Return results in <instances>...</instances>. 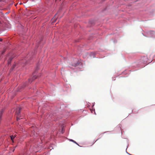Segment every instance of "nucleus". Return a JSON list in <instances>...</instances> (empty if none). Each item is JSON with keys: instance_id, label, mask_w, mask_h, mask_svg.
<instances>
[{"instance_id": "5", "label": "nucleus", "mask_w": 155, "mask_h": 155, "mask_svg": "<svg viewBox=\"0 0 155 155\" xmlns=\"http://www.w3.org/2000/svg\"><path fill=\"white\" fill-rule=\"evenodd\" d=\"M10 137H11V139L12 140H13L14 139V138L15 137L13 136V135H12L10 136Z\"/></svg>"}, {"instance_id": "9", "label": "nucleus", "mask_w": 155, "mask_h": 155, "mask_svg": "<svg viewBox=\"0 0 155 155\" xmlns=\"http://www.w3.org/2000/svg\"><path fill=\"white\" fill-rule=\"evenodd\" d=\"M69 140V139H68ZM70 141L73 142L74 141V140H72V139H69Z\"/></svg>"}, {"instance_id": "1", "label": "nucleus", "mask_w": 155, "mask_h": 155, "mask_svg": "<svg viewBox=\"0 0 155 155\" xmlns=\"http://www.w3.org/2000/svg\"><path fill=\"white\" fill-rule=\"evenodd\" d=\"M78 60L77 59H74L71 62V65L74 67L77 66L79 64Z\"/></svg>"}, {"instance_id": "7", "label": "nucleus", "mask_w": 155, "mask_h": 155, "mask_svg": "<svg viewBox=\"0 0 155 155\" xmlns=\"http://www.w3.org/2000/svg\"><path fill=\"white\" fill-rule=\"evenodd\" d=\"M20 119V117H18V116H17V120L18 121V120Z\"/></svg>"}, {"instance_id": "4", "label": "nucleus", "mask_w": 155, "mask_h": 155, "mask_svg": "<svg viewBox=\"0 0 155 155\" xmlns=\"http://www.w3.org/2000/svg\"><path fill=\"white\" fill-rule=\"evenodd\" d=\"M57 14H56L55 15V16L53 18V21H54V20L57 18Z\"/></svg>"}, {"instance_id": "10", "label": "nucleus", "mask_w": 155, "mask_h": 155, "mask_svg": "<svg viewBox=\"0 0 155 155\" xmlns=\"http://www.w3.org/2000/svg\"><path fill=\"white\" fill-rule=\"evenodd\" d=\"M73 142H74V143L77 144V145H78V144L75 141H74V140Z\"/></svg>"}, {"instance_id": "11", "label": "nucleus", "mask_w": 155, "mask_h": 155, "mask_svg": "<svg viewBox=\"0 0 155 155\" xmlns=\"http://www.w3.org/2000/svg\"><path fill=\"white\" fill-rule=\"evenodd\" d=\"M4 1V0H0V2H2V1Z\"/></svg>"}, {"instance_id": "14", "label": "nucleus", "mask_w": 155, "mask_h": 155, "mask_svg": "<svg viewBox=\"0 0 155 155\" xmlns=\"http://www.w3.org/2000/svg\"><path fill=\"white\" fill-rule=\"evenodd\" d=\"M63 131V128H62V131Z\"/></svg>"}, {"instance_id": "3", "label": "nucleus", "mask_w": 155, "mask_h": 155, "mask_svg": "<svg viewBox=\"0 0 155 155\" xmlns=\"http://www.w3.org/2000/svg\"><path fill=\"white\" fill-rule=\"evenodd\" d=\"M4 112V110L3 109H2L1 110H0V120L1 119V118L2 117V114Z\"/></svg>"}, {"instance_id": "12", "label": "nucleus", "mask_w": 155, "mask_h": 155, "mask_svg": "<svg viewBox=\"0 0 155 155\" xmlns=\"http://www.w3.org/2000/svg\"><path fill=\"white\" fill-rule=\"evenodd\" d=\"M2 39H0V41H2Z\"/></svg>"}, {"instance_id": "8", "label": "nucleus", "mask_w": 155, "mask_h": 155, "mask_svg": "<svg viewBox=\"0 0 155 155\" xmlns=\"http://www.w3.org/2000/svg\"><path fill=\"white\" fill-rule=\"evenodd\" d=\"M37 78V77L35 76H34L32 78V79L33 80H35Z\"/></svg>"}, {"instance_id": "6", "label": "nucleus", "mask_w": 155, "mask_h": 155, "mask_svg": "<svg viewBox=\"0 0 155 155\" xmlns=\"http://www.w3.org/2000/svg\"><path fill=\"white\" fill-rule=\"evenodd\" d=\"M12 58H10L8 59V63H10V61L12 60Z\"/></svg>"}, {"instance_id": "13", "label": "nucleus", "mask_w": 155, "mask_h": 155, "mask_svg": "<svg viewBox=\"0 0 155 155\" xmlns=\"http://www.w3.org/2000/svg\"><path fill=\"white\" fill-rule=\"evenodd\" d=\"M4 51L2 53V54H3L4 53Z\"/></svg>"}, {"instance_id": "2", "label": "nucleus", "mask_w": 155, "mask_h": 155, "mask_svg": "<svg viewBox=\"0 0 155 155\" xmlns=\"http://www.w3.org/2000/svg\"><path fill=\"white\" fill-rule=\"evenodd\" d=\"M21 108H18L16 110L15 114L16 115L19 116L21 112Z\"/></svg>"}]
</instances>
